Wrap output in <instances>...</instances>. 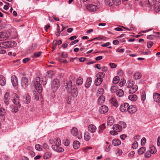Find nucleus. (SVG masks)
<instances>
[{
	"label": "nucleus",
	"instance_id": "obj_37",
	"mask_svg": "<svg viewBox=\"0 0 160 160\" xmlns=\"http://www.w3.org/2000/svg\"><path fill=\"white\" fill-rule=\"evenodd\" d=\"M18 107L15 106L14 105H11L10 106V108L12 112H17L18 111Z\"/></svg>",
	"mask_w": 160,
	"mask_h": 160
},
{
	"label": "nucleus",
	"instance_id": "obj_15",
	"mask_svg": "<svg viewBox=\"0 0 160 160\" xmlns=\"http://www.w3.org/2000/svg\"><path fill=\"white\" fill-rule=\"evenodd\" d=\"M88 131L91 133L95 132L97 129L96 126L92 124L89 125L88 126Z\"/></svg>",
	"mask_w": 160,
	"mask_h": 160
},
{
	"label": "nucleus",
	"instance_id": "obj_23",
	"mask_svg": "<svg viewBox=\"0 0 160 160\" xmlns=\"http://www.w3.org/2000/svg\"><path fill=\"white\" fill-rule=\"evenodd\" d=\"M114 121V118L112 116L109 117L108 119L107 124L108 125L111 126Z\"/></svg>",
	"mask_w": 160,
	"mask_h": 160
},
{
	"label": "nucleus",
	"instance_id": "obj_8",
	"mask_svg": "<svg viewBox=\"0 0 160 160\" xmlns=\"http://www.w3.org/2000/svg\"><path fill=\"white\" fill-rule=\"evenodd\" d=\"M28 80L25 77H22L21 79V84L22 87L24 89L26 88L28 85Z\"/></svg>",
	"mask_w": 160,
	"mask_h": 160
},
{
	"label": "nucleus",
	"instance_id": "obj_46",
	"mask_svg": "<svg viewBox=\"0 0 160 160\" xmlns=\"http://www.w3.org/2000/svg\"><path fill=\"white\" fill-rule=\"evenodd\" d=\"M152 154L155 153L157 152V150L154 146H152L151 147L150 150H149Z\"/></svg>",
	"mask_w": 160,
	"mask_h": 160
},
{
	"label": "nucleus",
	"instance_id": "obj_30",
	"mask_svg": "<svg viewBox=\"0 0 160 160\" xmlns=\"http://www.w3.org/2000/svg\"><path fill=\"white\" fill-rule=\"evenodd\" d=\"M105 3L110 6H112L115 4V0H104Z\"/></svg>",
	"mask_w": 160,
	"mask_h": 160
},
{
	"label": "nucleus",
	"instance_id": "obj_21",
	"mask_svg": "<svg viewBox=\"0 0 160 160\" xmlns=\"http://www.w3.org/2000/svg\"><path fill=\"white\" fill-rule=\"evenodd\" d=\"M9 94L8 92H6L4 96V103L6 105L9 104Z\"/></svg>",
	"mask_w": 160,
	"mask_h": 160
},
{
	"label": "nucleus",
	"instance_id": "obj_25",
	"mask_svg": "<svg viewBox=\"0 0 160 160\" xmlns=\"http://www.w3.org/2000/svg\"><path fill=\"white\" fill-rule=\"evenodd\" d=\"M128 98L130 100L134 102L137 100L138 97L136 95L131 94L129 95L128 96Z\"/></svg>",
	"mask_w": 160,
	"mask_h": 160
},
{
	"label": "nucleus",
	"instance_id": "obj_44",
	"mask_svg": "<svg viewBox=\"0 0 160 160\" xmlns=\"http://www.w3.org/2000/svg\"><path fill=\"white\" fill-rule=\"evenodd\" d=\"M146 148L144 147H142L140 148L138 150V153L140 155L143 154L145 152Z\"/></svg>",
	"mask_w": 160,
	"mask_h": 160
},
{
	"label": "nucleus",
	"instance_id": "obj_3",
	"mask_svg": "<svg viewBox=\"0 0 160 160\" xmlns=\"http://www.w3.org/2000/svg\"><path fill=\"white\" fill-rule=\"evenodd\" d=\"M40 79L38 77H36L32 81L31 85L34 86L36 90L39 93L42 92V88L40 84Z\"/></svg>",
	"mask_w": 160,
	"mask_h": 160
},
{
	"label": "nucleus",
	"instance_id": "obj_7",
	"mask_svg": "<svg viewBox=\"0 0 160 160\" xmlns=\"http://www.w3.org/2000/svg\"><path fill=\"white\" fill-rule=\"evenodd\" d=\"M100 8L99 5H95L93 4H89L87 6V8L89 11L91 12H94Z\"/></svg>",
	"mask_w": 160,
	"mask_h": 160
},
{
	"label": "nucleus",
	"instance_id": "obj_6",
	"mask_svg": "<svg viewBox=\"0 0 160 160\" xmlns=\"http://www.w3.org/2000/svg\"><path fill=\"white\" fill-rule=\"evenodd\" d=\"M71 133L73 136L76 137L78 139H81L82 138V135L80 132H78L77 128L72 127L71 130Z\"/></svg>",
	"mask_w": 160,
	"mask_h": 160
},
{
	"label": "nucleus",
	"instance_id": "obj_56",
	"mask_svg": "<svg viewBox=\"0 0 160 160\" xmlns=\"http://www.w3.org/2000/svg\"><path fill=\"white\" fill-rule=\"evenodd\" d=\"M25 102L27 104L30 101V97L28 95H26L25 98Z\"/></svg>",
	"mask_w": 160,
	"mask_h": 160
},
{
	"label": "nucleus",
	"instance_id": "obj_64",
	"mask_svg": "<svg viewBox=\"0 0 160 160\" xmlns=\"http://www.w3.org/2000/svg\"><path fill=\"white\" fill-rule=\"evenodd\" d=\"M43 146V148L46 150H48L49 149V146L46 143H44Z\"/></svg>",
	"mask_w": 160,
	"mask_h": 160
},
{
	"label": "nucleus",
	"instance_id": "obj_36",
	"mask_svg": "<svg viewBox=\"0 0 160 160\" xmlns=\"http://www.w3.org/2000/svg\"><path fill=\"white\" fill-rule=\"evenodd\" d=\"M106 145L105 146V151L107 152H109L111 150L110 145L109 144L108 142H105Z\"/></svg>",
	"mask_w": 160,
	"mask_h": 160
},
{
	"label": "nucleus",
	"instance_id": "obj_12",
	"mask_svg": "<svg viewBox=\"0 0 160 160\" xmlns=\"http://www.w3.org/2000/svg\"><path fill=\"white\" fill-rule=\"evenodd\" d=\"M150 8L152 9L153 10L156 12H158L160 10V5L158 3H156L151 6L150 7Z\"/></svg>",
	"mask_w": 160,
	"mask_h": 160
},
{
	"label": "nucleus",
	"instance_id": "obj_5",
	"mask_svg": "<svg viewBox=\"0 0 160 160\" xmlns=\"http://www.w3.org/2000/svg\"><path fill=\"white\" fill-rule=\"evenodd\" d=\"M60 84L58 80L57 79H53L51 84V88L52 92H56Z\"/></svg>",
	"mask_w": 160,
	"mask_h": 160
},
{
	"label": "nucleus",
	"instance_id": "obj_20",
	"mask_svg": "<svg viewBox=\"0 0 160 160\" xmlns=\"http://www.w3.org/2000/svg\"><path fill=\"white\" fill-rule=\"evenodd\" d=\"M113 130L117 132H120L122 130V126L119 124L114 125L112 127Z\"/></svg>",
	"mask_w": 160,
	"mask_h": 160
},
{
	"label": "nucleus",
	"instance_id": "obj_33",
	"mask_svg": "<svg viewBox=\"0 0 160 160\" xmlns=\"http://www.w3.org/2000/svg\"><path fill=\"white\" fill-rule=\"evenodd\" d=\"M116 94L117 96L119 97H121L123 95L124 92L122 89H119L117 91Z\"/></svg>",
	"mask_w": 160,
	"mask_h": 160
},
{
	"label": "nucleus",
	"instance_id": "obj_53",
	"mask_svg": "<svg viewBox=\"0 0 160 160\" xmlns=\"http://www.w3.org/2000/svg\"><path fill=\"white\" fill-rule=\"evenodd\" d=\"M20 59H18L16 60H14L12 62L14 64V65L17 66L19 65L20 64Z\"/></svg>",
	"mask_w": 160,
	"mask_h": 160
},
{
	"label": "nucleus",
	"instance_id": "obj_26",
	"mask_svg": "<svg viewBox=\"0 0 160 160\" xmlns=\"http://www.w3.org/2000/svg\"><path fill=\"white\" fill-rule=\"evenodd\" d=\"M142 76L141 73L138 72L134 73L133 78L134 79L138 80L140 79L142 77Z\"/></svg>",
	"mask_w": 160,
	"mask_h": 160
},
{
	"label": "nucleus",
	"instance_id": "obj_52",
	"mask_svg": "<svg viewBox=\"0 0 160 160\" xmlns=\"http://www.w3.org/2000/svg\"><path fill=\"white\" fill-rule=\"evenodd\" d=\"M35 148L36 150L40 151L42 150V147L39 144H37L35 146Z\"/></svg>",
	"mask_w": 160,
	"mask_h": 160
},
{
	"label": "nucleus",
	"instance_id": "obj_19",
	"mask_svg": "<svg viewBox=\"0 0 160 160\" xmlns=\"http://www.w3.org/2000/svg\"><path fill=\"white\" fill-rule=\"evenodd\" d=\"M105 97L104 96L101 95L98 98V104L101 105L104 103L105 101Z\"/></svg>",
	"mask_w": 160,
	"mask_h": 160
},
{
	"label": "nucleus",
	"instance_id": "obj_35",
	"mask_svg": "<svg viewBox=\"0 0 160 160\" xmlns=\"http://www.w3.org/2000/svg\"><path fill=\"white\" fill-rule=\"evenodd\" d=\"M102 82V79L97 78L95 81V83L96 86H98L101 84Z\"/></svg>",
	"mask_w": 160,
	"mask_h": 160
},
{
	"label": "nucleus",
	"instance_id": "obj_47",
	"mask_svg": "<svg viewBox=\"0 0 160 160\" xmlns=\"http://www.w3.org/2000/svg\"><path fill=\"white\" fill-rule=\"evenodd\" d=\"M47 73L48 75V77L49 78H51L54 75V73L53 71L50 70L47 72Z\"/></svg>",
	"mask_w": 160,
	"mask_h": 160
},
{
	"label": "nucleus",
	"instance_id": "obj_54",
	"mask_svg": "<svg viewBox=\"0 0 160 160\" xmlns=\"http://www.w3.org/2000/svg\"><path fill=\"white\" fill-rule=\"evenodd\" d=\"M105 37L102 36H99L98 37L94 38L92 39L91 41H92L95 39H96L97 40L100 41L104 38Z\"/></svg>",
	"mask_w": 160,
	"mask_h": 160
},
{
	"label": "nucleus",
	"instance_id": "obj_16",
	"mask_svg": "<svg viewBox=\"0 0 160 160\" xmlns=\"http://www.w3.org/2000/svg\"><path fill=\"white\" fill-rule=\"evenodd\" d=\"M11 80L12 84L14 87H16L18 83V79L16 76H12L11 77Z\"/></svg>",
	"mask_w": 160,
	"mask_h": 160
},
{
	"label": "nucleus",
	"instance_id": "obj_41",
	"mask_svg": "<svg viewBox=\"0 0 160 160\" xmlns=\"http://www.w3.org/2000/svg\"><path fill=\"white\" fill-rule=\"evenodd\" d=\"M62 43V41L61 40H59L58 41H53V49H55L56 48V45H59L61 44Z\"/></svg>",
	"mask_w": 160,
	"mask_h": 160
},
{
	"label": "nucleus",
	"instance_id": "obj_61",
	"mask_svg": "<svg viewBox=\"0 0 160 160\" xmlns=\"http://www.w3.org/2000/svg\"><path fill=\"white\" fill-rule=\"evenodd\" d=\"M120 124L121 126H122V128H125L126 127V124L123 122H120Z\"/></svg>",
	"mask_w": 160,
	"mask_h": 160
},
{
	"label": "nucleus",
	"instance_id": "obj_27",
	"mask_svg": "<svg viewBox=\"0 0 160 160\" xmlns=\"http://www.w3.org/2000/svg\"><path fill=\"white\" fill-rule=\"evenodd\" d=\"M27 150H28V152L32 157H33L35 156V153L33 151V148L32 147H27Z\"/></svg>",
	"mask_w": 160,
	"mask_h": 160
},
{
	"label": "nucleus",
	"instance_id": "obj_40",
	"mask_svg": "<svg viewBox=\"0 0 160 160\" xmlns=\"http://www.w3.org/2000/svg\"><path fill=\"white\" fill-rule=\"evenodd\" d=\"M84 139L86 141H88L91 138V136L90 134L88 132H86L84 134Z\"/></svg>",
	"mask_w": 160,
	"mask_h": 160
},
{
	"label": "nucleus",
	"instance_id": "obj_45",
	"mask_svg": "<svg viewBox=\"0 0 160 160\" xmlns=\"http://www.w3.org/2000/svg\"><path fill=\"white\" fill-rule=\"evenodd\" d=\"M83 82V79L82 78H78L76 81V83L78 85H81Z\"/></svg>",
	"mask_w": 160,
	"mask_h": 160
},
{
	"label": "nucleus",
	"instance_id": "obj_22",
	"mask_svg": "<svg viewBox=\"0 0 160 160\" xmlns=\"http://www.w3.org/2000/svg\"><path fill=\"white\" fill-rule=\"evenodd\" d=\"M153 98L154 101L158 102L160 101V94L155 92L153 94Z\"/></svg>",
	"mask_w": 160,
	"mask_h": 160
},
{
	"label": "nucleus",
	"instance_id": "obj_59",
	"mask_svg": "<svg viewBox=\"0 0 160 160\" xmlns=\"http://www.w3.org/2000/svg\"><path fill=\"white\" fill-rule=\"evenodd\" d=\"M126 81L124 80H121V81L119 83V85L120 87L123 86L125 83Z\"/></svg>",
	"mask_w": 160,
	"mask_h": 160
},
{
	"label": "nucleus",
	"instance_id": "obj_48",
	"mask_svg": "<svg viewBox=\"0 0 160 160\" xmlns=\"http://www.w3.org/2000/svg\"><path fill=\"white\" fill-rule=\"evenodd\" d=\"M151 154H152L149 150L147 151L145 153V157L147 158H148L151 157Z\"/></svg>",
	"mask_w": 160,
	"mask_h": 160
},
{
	"label": "nucleus",
	"instance_id": "obj_32",
	"mask_svg": "<svg viewBox=\"0 0 160 160\" xmlns=\"http://www.w3.org/2000/svg\"><path fill=\"white\" fill-rule=\"evenodd\" d=\"M134 85H135L134 82L132 80H128L126 84L127 87L129 88L134 86Z\"/></svg>",
	"mask_w": 160,
	"mask_h": 160
},
{
	"label": "nucleus",
	"instance_id": "obj_60",
	"mask_svg": "<svg viewBox=\"0 0 160 160\" xmlns=\"http://www.w3.org/2000/svg\"><path fill=\"white\" fill-rule=\"evenodd\" d=\"M109 65L110 66L111 68H115L117 67L116 64L113 63H109Z\"/></svg>",
	"mask_w": 160,
	"mask_h": 160
},
{
	"label": "nucleus",
	"instance_id": "obj_38",
	"mask_svg": "<svg viewBox=\"0 0 160 160\" xmlns=\"http://www.w3.org/2000/svg\"><path fill=\"white\" fill-rule=\"evenodd\" d=\"M118 87L116 85H113L111 87L110 91L112 93H116L118 90Z\"/></svg>",
	"mask_w": 160,
	"mask_h": 160
},
{
	"label": "nucleus",
	"instance_id": "obj_34",
	"mask_svg": "<svg viewBox=\"0 0 160 160\" xmlns=\"http://www.w3.org/2000/svg\"><path fill=\"white\" fill-rule=\"evenodd\" d=\"M105 124H102L98 128V133L100 134L101 133L103 130L105 128Z\"/></svg>",
	"mask_w": 160,
	"mask_h": 160
},
{
	"label": "nucleus",
	"instance_id": "obj_10",
	"mask_svg": "<svg viewBox=\"0 0 160 160\" xmlns=\"http://www.w3.org/2000/svg\"><path fill=\"white\" fill-rule=\"evenodd\" d=\"M12 101L15 104L18 105L19 108L20 107L21 105L20 104L19 98L18 95L16 94L14 95Z\"/></svg>",
	"mask_w": 160,
	"mask_h": 160
},
{
	"label": "nucleus",
	"instance_id": "obj_11",
	"mask_svg": "<svg viewBox=\"0 0 160 160\" xmlns=\"http://www.w3.org/2000/svg\"><path fill=\"white\" fill-rule=\"evenodd\" d=\"M108 111V107L106 105H103L100 107L99 111V112L102 114H106Z\"/></svg>",
	"mask_w": 160,
	"mask_h": 160
},
{
	"label": "nucleus",
	"instance_id": "obj_55",
	"mask_svg": "<svg viewBox=\"0 0 160 160\" xmlns=\"http://www.w3.org/2000/svg\"><path fill=\"white\" fill-rule=\"evenodd\" d=\"M104 91L103 88H99L97 94H103L104 93Z\"/></svg>",
	"mask_w": 160,
	"mask_h": 160
},
{
	"label": "nucleus",
	"instance_id": "obj_50",
	"mask_svg": "<svg viewBox=\"0 0 160 160\" xmlns=\"http://www.w3.org/2000/svg\"><path fill=\"white\" fill-rule=\"evenodd\" d=\"M36 47L37 46L36 44H33L29 47L28 49L30 52H32L36 48Z\"/></svg>",
	"mask_w": 160,
	"mask_h": 160
},
{
	"label": "nucleus",
	"instance_id": "obj_4",
	"mask_svg": "<svg viewBox=\"0 0 160 160\" xmlns=\"http://www.w3.org/2000/svg\"><path fill=\"white\" fill-rule=\"evenodd\" d=\"M17 43L14 41H9L2 42L0 43V47L5 48L15 47Z\"/></svg>",
	"mask_w": 160,
	"mask_h": 160
},
{
	"label": "nucleus",
	"instance_id": "obj_58",
	"mask_svg": "<svg viewBox=\"0 0 160 160\" xmlns=\"http://www.w3.org/2000/svg\"><path fill=\"white\" fill-rule=\"evenodd\" d=\"M146 139L145 138H143L141 140V144L142 146H143L145 145L146 142Z\"/></svg>",
	"mask_w": 160,
	"mask_h": 160
},
{
	"label": "nucleus",
	"instance_id": "obj_29",
	"mask_svg": "<svg viewBox=\"0 0 160 160\" xmlns=\"http://www.w3.org/2000/svg\"><path fill=\"white\" fill-rule=\"evenodd\" d=\"M92 81V79L91 78H88L86 81L85 84V87L87 88H88L90 86Z\"/></svg>",
	"mask_w": 160,
	"mask_h": 160
},
{
	"label": "nucleus",
	"instance_id": "obj_14",
	"mask_svg": "<svg viewBox=\"0 0 160 160\" xmlns=\"http://www.w3.org/2000/svg\"><path fill=\"white\" fill-rule=\"evenodd\" d=\"M137 110L136 107L134 105H129L128 112L131 114L135 113Z\"/></svg>",
	"mask_w": 160,
	"mask_h": 160
},
{
	"label": "nucleus",
	"instance_id": "obj_63",
	"mask_svg": "<svg viewBox=\"0 0 160 160\" xmlns=\"http://www.w3.org/2000/svg\"><path fill=\"white\" fill-rule=\"evenodd\" d=\"M135 152L133 151H131L128 154V156L130 158H132L134 155Z\"/></svg>",
	"mask_w": 160,
	"mask_h": 160
},
{
	"label": "nucleus",
	"instance_id": "obj_39",
	"mask_svg": "<svg viewBox=\"0 0 160 160\" xmlns=\"http://www.w3.org/2000/svg\"><path fill=\"white\" fill-rule=\"evenodd\" d=\"M52 154L51 153L49 152H47L44 153L43 155V158L45 159H47L50 158Z\"/></svg>",
	"mask_w": 160,
	"mask_h": 160
},
{
	"label": "nucleus",
	"instance_id": "obj_9",
	"mask_svg": "<svg viewBox=\"0 0 160 160\" xmlns=\"http://www.w3.org/2000/svg\"><path fill=\"white\" fill-rule=\"evenodd\" d=\"M129 104L128 103H125L121 104L119 108L120 110L122 112H128Z\"/></svg>",
	"mask_w": 160,
	"mask_h": 160
},
{
	"label": "nucleus",
	"instance_id": "obj_57",
	"mask_svg": "<svg viewBox=\"0 0 160 160\" xmlns=\"http://www.w3.org/2000/svg\"><path fill=\"white\" fill-rule=\"evenodd\" d=\"M138 146V143L137 141H135L132 144V148L134 149H136Z\"/></svg>",
	"mask_w": 160,
	"mask_h": 160
},
{
	"label": "nucleus",
	"instance_id": "obj_18",
	"mask_svg": "<svg viewBox=\"0 0 160 160\" xmlns=\"http://www.w3.org/2000/svg\"><path fill=\"white\" fill-rule=\"evenodd\" d=\"M110 103L115 107H117L118 105V103L116 99L113 97L112 98L109 100Z\"/></svg>",
	"mask_w": 160,
	"mask_h": 160
},
{
	"label": "nucleus",
	"instance_id": "obj_1",
	"mask_svg": "<svg viewBox=\"0 0 160 160\" xmlns=\"http://www.w3.org/2000/svg\"><path fill=\"white\" fill-rule=\"evenodd\" d=\"M49 142L51 144H52V148L54 151L58 152H62L64 151V149L60 146L61 142L59 138H57L53 140H49Z\"/></svg>",
	"mask_w": 160,
	"mask_h": 160
},
{
	"label": "nucleus",
	"instance_id": "obj_43",
	"mask_svg": "<svg viewBox=\"0 0 160 160\" xmlns=\"http://www.w3.org/2000/svg\"><path fill=\"white\" fill-rule=\"evenodd\" d=\"M105 75V73L104 72H100L98 73L97 75V78H101L102 79Z\"/></svg>",
	"mask_w": 160,
	"mask_h": 160
},
{
	"label": "nucleus",
	"instance_id": "obj_62",
	"mask_svg": "<svg viewBox=\"0 0 160 160\" xmlns=\"http://www.w3.org/2000/svg\"><path fill=\"white\" fill-rule=\"evenodd\" d=\"M42 81L43 82V85H45L47 83V79L45 77L42 78Z\"/></svg>",
	"mask_w": 160,
	"mask_h": 160
},
{
	"label": "nucleus",
	"instance_id": "obj_31",
	"mask_svg": "<svg viewBox=\"0 0 160 160\" xmlns=\"http://www.w3.org/2000/svg\"><path fill=\"white\" fill-rule=\"evenodd\" d=\"M73 146L75 149H77L80 146V143L79 141H75L73 143Z\"/></svg>",
	"mask_w": 160,
	"mask_h": 160
},
{
	"label": "nucleus",
	"instance_id": "obj_13",
	"mask_svg": "<svg viewBox=\"0 0 160 160\" xmlns=\"http://www.w3.org/2000/svg\"><path fill=\"white\" fill-rule=\"evenodd\" d=\"M9 36V34L8 32H0V40L6 39Z\"/></svg>",
	"mask_w": 160,
	"mask_h": 160
},
{
	"label": "nucleus",
	"instance_id": "obj_42",
	"mask_svg": "<svg viewBox=\"0 0 160 160\" xmlns=\"http://www.w3.org/2000/svg\"><path fill=\"white\" fill-rule=\"evenodd\" d=\"M119 80L120 78L119 77L116 76L113 78L112 82L114 84H117L119 82Z\"/></svg>",
	"mask_w": 160,
	"mask_h": 160
},
{
	"label": "nucleus",
	"instance_id": "obj_24",
	"mask_svg": "<svg viewBox=\"0 0 160 160\" xmlns=\"http://www.w3.org/2000/svg\"><path fill=\"white\" fill-rule=\"evenodd\" d=\"M112 143L113 145L114 146H117L121 144V142L119 139H115L112 141Z\"/></svg>",
	"mask_w": 160,
	"mask_h": 160
},
{
	"label": "nucleus",
	"instance_id": "obj_2",
	"mask_svg": "<svg viewBox=\"0 0 160 160\" xmlns=\"http://www.w3.org/2000/svg\"><path fill=\"white\" fill-rule=\"evenodd\" d=\"M66 86V88L69 93H71V95L73 97H76L78 94V92L77 89L75 88L74 86H72V82L71 80H69L68 82L65 84Z\"/></svg>",
	"mask_w": 160,
	"mask_h": 160
},
{
	"label": "nucleus",
	"instance_id": "obj_17",
	"mask_svg": "<svg viewBox=\"0 0 160 160\" xmlns=\"http://www.w3.org/2000/svg\"><path fill=\"white\" fill-rule=\"evenodd\" d=\"M138 86L136 85H135L134 86L129 88L128 90V93H135L138 89Z\"/></svg>",
	"mask_w": 160,
	"mask_h": 160
},
{
	"label": "nucleus",
	"instance_id": "obj_49",
	"mask_svg": "<svg viewBox=\"0 0 160 160\" xmlns=\"http://www.w3.org/2000/svg\"><path fill=\"white\" fill-rule=\"evenodd\" d=\"M6 113L5 110L3 108H0V116H4Z\"/></svg>",
	"mask_w": 160,
	"mask_h": 160
},
{
	"label": "nucleus",
	"instance_id": "obj_28",
	"mask_svg": "<svg viewBox=\"0 0 160 160\" xmlns=\"http://www.w3.org/2000/svg\"><path fill=\"white\" fill-rule=\"evenodd\" d=\"M6 81L5 77L2 75H0V85L2 86L5 85Z\"/></svg>",
	"mask_w": 160,
	"mask_h": 160
},
{
	"label": "nucleus",
	"instance_id": "obj_51",
	"mask_svg": "<svg viewBox=\"0 0 160 160\" xmlns=\"http://www.w3.org/2000/svg\"><path fill=\"white\" fill-rule=\"evenodd\" d=\"M155 1L156 0H148V3L149 5V7L150 8V7H151V6L153 5L154 4L156 3L157 2Z\"/></svg>",
	"mask_w": 160,
	"mask_h": 160
}]
</instances>
